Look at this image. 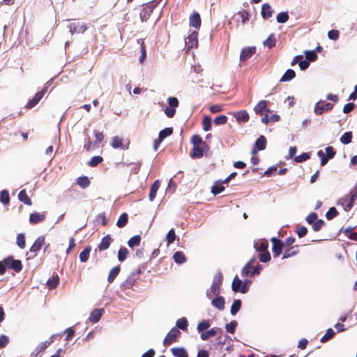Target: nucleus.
Masks as SVG:
<instances>
[{
    "label": "nucleus",
    "mask_w": 357,
    "mask_h": 357,
    "mask_svg": "<svg viewBox=\"0 0 357 357\" xmlns=\"http://www.w3.org/2000/svg\"><path fill=\"white\" fill-rule=\"evenodd\" d=\"M296 77V73L292 69H288L282 77L280 78V82H288L293 79Z\"/></svg>",
    "instance_id": "obj_34"
},
{
    "label": "nucleus",
    "mask_w": 357,
    "mask_h": 357,
    "mask_svg": "<svg viewBox=\"0 0 357 357\" xmlns=\"http://www.w3.org/2000/svg\"><path fill=\"white\" fill-rule=\"evenodd\" d=\"M160 1L161 0H152L142 5L139 17L142 22H146L150 18L153 11L159 5Z\"/></svg>",
    "instance_id": "obj_2"
},
{
    "label": "nucleus",
    "mask_w": 357,
    "mask_h": 357,
    "mask_svg": "<svg viewBox=\"0 0 357 357\" xmlns=\"http://www.w3.org/2000/svg\"><path fill=\"white\" fill-rule=\"evenodd\" d=\"M112 242V238H111L110 235L107 234L105 236H104L99 245H98V248L99 251H103L108 249Z\"/></svg>",
    "instance_id": "obj_22"
},
{
    "label": "nucleus",
    "mask_w": 357,
    "mask_h": 357,
    "mask_svg": "<svg viewBox=\"0 0 357 357\" xmlns=\"http://www.w3.org/2000/svg\"><path fill=\"white\" fill-rule=\"evenodd\" d=\"M52 340H47L41 342L36 347L34 351L32 353V355H34V356H38L39 354H43L45 349L52 344Z\"/></svg>",
    "instance_id": "obj_23"
},
{
    "label": "nucleus",
    "mask_w": 357,
    "mask_h": 357,
    "mask_svg": "<svg viewBox=\"0 0 357 357\" xmlns=\"http://www.w3.org/2000/svg\"><path fill=\"white\" fill-rule=\"evenodd\" d=\"M137 43L140 45L141 56H139V61L142 63L144 62L146 56V45L144 39L137 40Z\"/></svg>",
    "instance_id": "obj_38"
},
{
    "label": "nucleus",
    "mask_w": 357,
    "mask_h": 357,
    "mask_svg": "<svg viewBox=\"0 0 357 357\" xmlns=\"http://www.w3.org/2000/svg\"><path fill=\"white\" fill-rule=\"evenodd\" d=\"M254 247L258 252L268 251V243L266 239H259L255 242Z\"/></svg>",
    "instance_id": "obj_24"
},
{
    "label": "nucleus",
    "mask_w": 357,
    "mask_h": 357,
    "mask_svg": "<svg viewBox=\"0 0 357 357\" xmlns=\"http://www.w3.org/2000/svg\"><path fill=\"white\" fill-rule=\"evenodd\" d=\"M273 10L268 3H264L261 6V16L264 19H268L272 17Z\"/></svg>",
    "instance_id": "obj_28"
},
{
    "label": "nucleus",
    "mask_w": 357,
    "mask_h": 357,
    "mask_svg": "<svg viewBox=\"0 0 357 357\" xmlns=\"http://www.w3.org/2000/svg\"><path fill=\"white\" fill-rule=\"evenodd\" d=\"M271 241L272 242L273 244V256L275 257H277L282 254L283 248H285L284 245L281 240L275 237L272 238L271 239Z\"/></svg>",
    "instance_id": "obj_7"
},
{
    "label": "nucleus",
    "mask_w": 357,
    "mask_h": 357,
    "mask_svg": "<svg viewBox=\"0 0 357 357\" xmlns=\"http://www.w3.org/2000/svg\"><path fill=\"white\" fill-rule=\"evenodd\" d=\"M68 27L72 34L75 33H83L88 29L87 26L84 23H81L79 22H72L68 26Z\"/></svg>",
    "instance_id": "obj_6"
},
{
    "label": "nucleus",
    "mask_w": 357,
    "mask_h": 357,
    "mask_svg": "<svg viewBox=\"0 0 357 357\" xmlns=\"http://www.w3.org/2000/svg\"><path fill=\"white\" fill-rule=\"evenodd\" d=\"M173 133V128L172 127L170 128H166L159 132V142H162L165 138H166L168 136H170Z\"/></svg>",
    "instance_id": "obj_40"
},
{
    "label": "nucleus",
    "mask_w": 357,
    "mask_h": 357,
    "mask_svg": "<svg viewBox=\"0 0 357 357\" xmlns=\"http://www.w3.org/2000/svg\"><path fill=\"white\" fill-rule=\"evenodd\" d=\"M333 105L331 102H326L325 101L320 100L316 103L314 107V112L317 114H322L325 111L332 109Z\"/></svg>",
    "instance_id": "obj_9"
},
{
    "label": "nucleus",
    "mask_w": 357,
    "mask_h": 357,
    "mask_svg": "<svg viewBox=\"0 0 357 357\" xmlns=\"http://www.w3.org/2000/svg\"><path fill=\"white\" fill-rule=\"evenodd\" d=\"M176 326L183 331H186L188 328V320L185 317L178 319L176 321Z\"/></svg>",
    "instance_id": "obj_54"
},
{
    "label": "nucleus",
    "mask_w": 357,
    "mask_h": 357,
    "mask_svg": "<svg viewBox=\"0 0 357 357\" xmlns=\"http://www.w3.org/2000/svg\"><path fill=\"white\" fill-rule=\"evenodd\" d=\"M173 259L177 264H183L186 261V258L181 251L174 252L173 255Z\"/></svg>",
    "instance_id": "obj_41"
},
{
    "label": "nucleus",
    "mask_w": 357,
    "mask_h": 357,
    "mask_svg": "<svg viewBox=\"0 0 357 357\" xmlns=\"http://www.w3.org/2000/svg\"><path fill=\"white\" fill-rule=\"evenodd\" d=\"M234 117L238 123H247L250 119L249 114L246 110H240L233 114Z\"/></svg>",
    "instance_id": "obj_15"
},
{
    "label": "nucleus",
    "mask_w": 357,
    "mask_h": 357,
    "mask_svg": "<svg viewBox=\"0 0 357 357\" xmlns=\"http://www.w3.org/2000/svg\"><path fill=\"white\" fill-rule=\"evenodd\" d=\"M204 146L197 145L192 146V151L190 152V157L192 158H200L203 156L204 147Z\"/></svg>",
    "instance_id": "obj_26"
},
{
    "label": "nucleus",
    "mask_w": 357,
    "mask_h": 357,
    "mask_svg": "<svg viewBox=\"0 0 357 357\" xmlns=\"http://www.w3.org/2000/svg\"><path fill=\"white\" fill-rule=\"evenodd\" d=\"M335 335V331L332 328H328L326 333L321 338L320 341L322 343L328 342L329 340L332 339Z\"/></svg>",
    "instance_id": "obj_46"
},
{
    "label": "nucleus",
    "mask_w": 357,
    "mask_h": 357,
    "mask_svg": "<svg viewBox=\"0 0 357 357\" xmlns=\"http://www.w3.org/2000/svg\"><path fill=\"white\" fill-rule=\"evenodd\" d=\"M129 145V142L126 144L123 143V139L119 136H115L112 139L111 146L114 149H128Z\"/></svg>",
    "instance_id": "obj_14"
},
{
    "label": "nucleus",
    "mask_w": 357,
    "mask_h": 357,
    "mask_svg": "<svg viewBox=\"0 0 357 357\" xmlns=\"http://www.w3.org/2000/svg\"><path fill=\"white\" fill-rule=\"evenodd\" d=\"M264 45L269 49L273 47L276 45V38L273 33H271L268 38L264 42Z\"/></svg>",
    "instance_id": "obj_43"
},
{
    "label": "nucleus",
    "mask_w": 357,
    "mask_h": 357,
    "mask_svg": "<svg viewBox=\"0 0 357 357\" xmlns=\"http://www.w3.org/2000/svg\"><path fill=\"white\" fill-rule=\"evenodd\" d=\"M352 139V132H346L344 135L340 137V142L343 144H348L351 142Z\"/></svg>",
    "instance_id": "obj_55"
},
{
    "label": "nucleus",
    "mask_w": 357,
    "mask_h": 357,
    "mask_svg": "<svg viewBox=\"0 0 357 357\" xmlns=\"http://www.w3.org/2000/svg\"><path fill=\"white\" fill-rule=\"evenodd\" d=\"M103 312L104 310L102 308L95 309L91 312L89 319L92 323H96L99 321V320L102 316Z\"/></svg>",
    "instance_id": "obj_25"
},
{
    "label": "nucleus",
    "mask_w": 357,
    "mask_h": 357,
    "mask_svg": "<svg viewBox=\"0 0 357 357\" xmlns=\"http://www.w3.org/2000/svg\"><path fill=\"white\" fill-rule=\"evenodd\" d=\"M299 252L298 245L291 246L285 249L282 259H287L296 255Z\"/></svg>",
    "instance_id": "obj_27"
},
{
    "label": "nucleus",
    "mask_w": 357,
    "mask_h": 357,
    "mask_svg": "<svg viewBox=\"0 0 357 357\" xmlns=\"http://www.w3.org/2000/svg\"><path fill=\"white\" fill-rule=\"evenodd\" d=\"M91 250V247L87 246L79 254V259L82 262H85L88 260Z\"/></svg>",
    "instance_id": "obj_50"
},
{
    "label": "nucleus",
    "mask_w": 357,
    "mask_h": 357,
    "mask_svg": "<svg viewBox=\"0 0 357 357\" xmlns=\"http://www.w3.org/2000/svg\"><path fill=\"white\" fill-rule=\"evenodd\" d=\"M211 326L209 320H202L197 325V331L199 333H202L204 331L208 329Z\"/></svg>",
    "instance_id": "obj_53"
},
{
    "label": "nucleus",
    "mask_w": 357,
    "mask_h": 357,
    "mask_svg": "<svg viewBox=\"0 0 357 357\" xmlns=\"http://www.w3.org/2000/svg\"><path fill=\"white\" fill-rule=\"evenodd\" d=\"M46 218V212H34L29 215V222L31 225H36L43 222Z\"/></svg>",
    "instance_id": "obj_13"
},
{
    "label": "nucleus",
    "mask_w": 357,
    "mask_h": 357,
    "mask_svg": "<svg viewBox=\"0 0 357 357\" xmlns=\"http://www.w3.org/2000/svg\"><path fill=\"white\" fill-rule=\"evenodd\" d=\"M258 255V258L261 262H268L271 260V254L268 251L261 252Z\"/></svg>",
    "instance_id": "obj_60"
},
{
    "label": "nucleus",
    "mask_w": 357,
    "mask_h": 357,
    "mask_svg": "<svg viewBox=\"0 0 357 357\" xmlns=\"http://www.w3.org/2000/svg\"><path fill=\"white\" fill-rule=\"evenodd\" d=\"M172 354L176 357H188L186 350L183 347H174L171 349Z\"/></svg>",
    "instance_id": "obj_33"
},
{
    "label": "nucleus",
    "mask_w": 357,
    "mask_h": 357,
    "mask_svg": "<svg viewBox=\"0 0 357 357\" xmlns=\"http://www.w3.org/2000/svg\"><path fill=\"white\" fill-rule=\"evenodd\" d=\"M306 59L308 61H314L317 59V55L314 51H305V52Z\"/></svg>",
    "instance_id": "obj_63"
},
{
    "label": "nucleus",
    "mask_w": 357,
    "mask_h": 357,
    "mask_svg": "<svg viewBox=\"0 0 357 357\" xmlns=\"http://www.w3.org/2000/svg\"><path fill=\"white\" fill-rule=\"evenodd\" d=\"M256 52L255 47H248L243 48L241 50V55H240V61L241 62L246 61L248 59H250L253 54Z\"/></svg>",
    "instance_id": "obj_12"
},
{
    "label": "nucleus",
    "mask_w": 357,
    "mask_h": 357,
    "mask_svg": "<svg viewBox=\"0 0 357 357\" xmlns=\"http://www.w3.org/2000/svg\"><path fill=\"white\" fill-rule=\"evenodd\" d=\"M237 17L241 18L242 24H244L249 21L250 15L248 10H242L234 15L231 20L238 21V18L236 19Z\"/></svg>",
    "instance_id": "obj_21"
},
{
    "label": "nucleus",
    "mask_w": 357,
    "mask_h": 357,
    "mask_svg": "<svg viewBox=\"0 0 357 357\" xmlns=\"http://www.w3.org/2000/svg\"><path fill=\"white\" fill-rule=\"evenodd\" d=\"M181 335V332L176 328H172L165 336L163 340V345L165 347L169 346L176 341L177 337Z\"/></svg>",
    "instance_id": "obj_5"
},
{
    "label": "nucleus",
    "mask_w": 357,
    "mask_h": 357,
    "mask_svg": "<svg viewBox=\"0 0 357 357\" xmlns=\"http://www.w3.org/2000/svg\"><path fill=\"white\" fill-rule=\"evenodd\" d=\"M0 201L4 204H8L10 202L9 193L7 190H3L0 193Z\"/></svg>",
    "instance_id": "obj_56"
},
{
    "label": "nucleus",
    "mask_w": 357,
    "mask_h": 357,
    "mask_svg": "<svg viewBox=\"0 0 357 357\" xmlns=\"http://www.w3.org/2000/svg\"><path fill=\"white\" fill-rule=\"evenodd\" d=\"M18 199L20 202L24 203L25 204L28 206L32 205V202L30 199V197L26 194V192L24 189L20 190V192L18 194Z\"/></svg>",
    "instance_id": "obj_32"
},
{
    "label": "nucleus",
    "mask_w": 357,
    "mask_h": 357,
    "mask_svg": "<svg viewBox=\"0 0 357 357\" xmlns=\"http://www.w3.org/2000/svg\"><path fill=\"white\" fill-rule=\"evenodd\" d=\"M128 222V215L126 213H122L116 222V226L119 228L125 227Z\"/></svg>",
    "instance_id": "obj_39"
},
{
    "label": "nucleus",
    "mask_w": 357,
    "mask_h": 357,
    "mask_svg": "<svg viewBox=\"0 0 357 357\" xmlns=\"http://www.w3.org/2000/svg\"><path fill=\"white\" fill-rule=\"evenodd\" d=\"M237 325L238 322L236 320L231 321L225 326L227 332L231 334L234 333Z\"/></svg>",
    "instance_id": "obj_57"
},
{
    "label": "nucleus",
    "mask_w": 357,
    "mask_h": 357,
    "mask_svg": "<svg viewBox=\"0 0 357 357\" xmlns=\"http://www.w3.org/2000/svg\"><path fill=\"white\" fill-rule=\"evenodd\" d=\"M160 188V182L158 180L154 181V183L151 185L150 188V192L149 195V198L150 201H153L157 194V192Z\"/></svg>",
    "instance_id": "obj_31"
},
{
    "label": "nucleus",
    "mask_w": 357,
    "mask_h": 357,
    "mask_svg": "<svg viewBox=\"0 0 357 357\" xmlns=\"http://www.w3.org/2000/svg\"><path fill=\"white\" fill-rule=\"evenodd\" d=\"M225 298L221 296H217L211 302L213 306L218 308L219 310H223L225 309Z\"/></svg>",
    "instance_id": "obj_29"
},
{
    "label": "nucleus",
    "mask_w": 357,
    "mask_h": 357,
    "mask_svg": "<svg viewBox=\"0 0 357 357\" xmlns=\"http://www.w3.org/2000/svg\"><path fill=\"white\" fill-rule=\"evenodd\" d=\"M191 143L192 146H206V142L203 140V139L199 135H194L191 137Z\"/></svg>",
    "instance_id": "obj_42"
},
{
    "label": "nucleus",
    "mask_w": 357,
    "mask_h": 357,
    "mask_svg": "<svg viewBox=\"0 0 357 357\" xmlns=\"http://www.w3.org/2000/svg\"><path fill=\"white\" fill-rule=\"evenodd\" d=\"M5 259L6 261V264H8V268L13 269L17 273L22 271L23 266L20 260L15 259L11 256L5 258Z\"/></svg>",
    "instance_id": "obj_8"
},
{
    "label": "nucleus",
    "mask_w": 357,
    "mask_h": 357,
    "mask_svg": "<svg viewBox=\"0 0 357 357\" xmlns=\"http://www.w3.org/2000/svg\"><path fill=\"white\" fill-rule=\"evenodd\" d=\"M241 307V301L239 299H236L234 301L231 307V314L232 315H235Z\"/></svg>",
    "instance_id": "obj_47"
},
{
    "label": "nucleus",
    "mask_w": 357,
    "mask_h": 357,
    "mask_svg": "<svg viewBox=\"0 0 357 357\" xmlns=\"http://www.w3.org/2000/svg\"><path fill=\"white\" fill-rule=\"evenodd\" d=\"M357 199V184L351 190L349 194L344 195L337 201V204L341 205L345 211H349L353 207L355 200Z\"/></svg>",
    "instance_id": "obj_1"
},
{
    "label": "nucleus",
    "mask_w": 357,
    "mask_h": 357,
    "mask_svg": "<svg viewBox=\"0 0 357 357\" xmlns=\"http://www.w3.org/2000/svg\"><path fill=\"white\" fill-rule=\"evenodd\" d=\"M338 215V212L335 207H331L326 213V218L331 220Z\"/></svg>",
    "instance_id": "obj_59"
},
{
    "label": "nucleus",
    "mask_w": 357,
    "mask_h": 357,
    "mask_svg": "<svg viewBox=\"0 0 357 357\" xmlns=\"http://www.w3.org/2000/svg\"><path fill=\"white\" fill-rule=\"evenodd\" d=\"M202 128L204 131H208L211 129V119L209 116H204L202 122Z\"/></svg>",
    "instance_id": "obj_48"
},
{
    "label": "nucleus",
    "mask_w": 357,
    "mask_h": 357,
    "mask_svg": "<svg viewBox=\"0 0 357 357\" xmlns=\"http://www.w3.org/2000/svg\"><path fill=\"white\" fill-rule=\"evenodd\" d=\"M278 23H285L289 20V15L287 12H282L278 14L276 17Z\"/></svg>",
    "instance_id": "obj_58"
},
{
    "label": "nucleus",
    "mask_w": 357,
    "mask_h": 357,
    "mask_svg": "<svg viewBox=\"0 0 357 357\" xmlns=\"http://www.w3.org/2000/svg\"><path fill=\"white\" fill-rule=\"evenodd\" d=\"M257 262V259L252 257L245 264L241 271V275L243 277H248L252 275H259L261 270V266L258 264L255 266V264Z\"/></svg>",
    "instance_id": "obj_3"
},
{
    "label": "nucleus",
    "mask_w": 357,
    "mask_h": 357,
    "mask_svg": "<svg viewBox=\"0 0 357 357\" xmlns=\"http://www.w3.org/2000/svg\"><path fill=\"white\" fill-rule=\"evenodd\" d=\"M59 282V277L57 274L54 275L47 282V285L50 289H55Z\"/></svg>",
    "instance_id": "obj_37"
},
{
    "label": "nucleus",
    "mask_w": 357,
    "mask_h": 357,
    "mask_svg": "<svg viewBox=\"0 0 357 357\" xmlns=\"http://www.w3.org/2000/svg\"><path fill=\"white\" fill-rule=\"evenodd\" d=\"M141 242V236L139 235H136L130 238L128 241V245L130 248H133L135 246H138Z\"/></svg>",
    "instance_id": "obj_51"
},
{
    "label": "nucleus",
    "mask_w": 357,
    "mask_h": 357,
    "mask_svg": "<svg viewBox=\"0 0 357 357\" xmlns=\"http://www.w3.org/2000/svg\"><path fill=\"white\" fill-rule=\"evenodd\" d=\"M227 121V116L225 115H220L215 118L213 122L215 125H224Z\"/></svg>",
    "instance_id": "obj_64"
},
{
    "label": "nucleus",
    "mask_w": 357,
    "mask_h": 357,
    "mask_svg": "<svg viewBox=\"0 0 357 357\" xmlns=\"http://www.w3.org/2000/svg\"><path fill=\"white\" fill-rule=\"evenodd\" d=\"M129 253L128 250L125 247H121L118 251V259L120 261H123L128 257Z\"/></svg>",
    "instance_id": "obj_49"
},
{
    "label": "nucleus",
    "mask_w": 357,
    "mask_h": 357,
    "mask_svg": "<svg viewBox=\"0 0 357 357\" xmlns=\"http://www.w3.org/2000/svg\"><path fill=\"white\" fill-rule=\"evenodd\" d=\"M46 92L47 89L44 88L40 91L36 93L34 97L26 103L25 107L26 109H31L33 107H35L38 103V102L42 99V98L44 96Z\"/></svg>",
    "instance_id": "obj_10"
},
{
    "label": "nucleus",
    "mask_w": 357,
    "mask_h": 357,
    "mask_svg": "<svg viewBox=\"0 0 357 357\" xmlns=\"http://www.w3.org/2000/svg\"><path fill=\"white\" fill-rule=\"evenodd\" d=\"M176 233L174 229H171L167 234V245L172 243L176 239Z\"/></svg>",
    "instance_id": "obj_61"
},
{
    "label": "nucleus",
    "mask_w": 357,
    "mask_h": 357,
    "mask_svg": "<svg viewBox=\"0 0 357 357\" xmlns=\"http://www.w3.org/2000/svg\"><path fill=\"white\" fill-rule=\"evenodd\" d=\"M103 161V158L102 156H93L91 159L88 162V165L92 167H96L100 163Z\"/></svg>",
    "instance_id": "obj_52"
},
{
    "label": "nucleus",
    "mask_w": 357,
    "mask_h": 357,
    "mask_svg": "<svg viewBox=\"0 0 357 357\" xmlns=\"http://www.w3.org/2000/svg\"><path fill=\"white\" fill-rule=\"evenodd\" d=\"M225 187L221 184L220 181H216L211 188V192L213 195H218L223 192Z\"/></svg>",
    "instance_id": "obj_44"
},
{
    "label": "nucleus",
    "mask_w": 357,
    "mask_h": 357,
    "mask_svg": "<svg viewBox=\"0 0 357 357\" xmlns=\"http://www.w3.org/2000/svg\"><path fill=\"white\" fill-rule=\"evenodd\" d=\"M45 243V236H40L38 237L31 247L30 248V252H34L35 254L38 252Z\"/></svg>",
    "instance_id": "obj_16"
},
{
    "label": "nucleus",
    "mask_w": 357,
    "mask_h": 357,
    "mask_svg": "<svg viewBox=\"0 0 357 357\" xmlns=\"http://www.w3.org/2000/svg\"><path fill=\"white\" fill-rule=\"evenodd\" d=\"M220 331V328H212L211 329L207 331L206 332L202 333H201V338L203 340H207L211 337L215 336L217 335V333Z\"/></svg>",
    "instance_id": "obj_30"
},
{
    "label": "nucleus",
    "mask_w": 357,
    "mask_h": 357,
    "mask_svg": "<svg viewBox=\"0 0 357 357\" xmlns=\"http://www.w3.org/2000/svg\"><path fill=\"white\" fill-rule=\"evenodd\" d=\"M136 282L135 274L132 273L128 278L122 282L121 287L123 289H131Z\"/></svg>",
    "instance_id": "obj_20"
},
{
    "label": "nucleus",
    "mask_w": 357,
    "mask_h": 357,
    "mask_svg": "<svg viewBox=\"0 0 357 357\" xmlns=\"http://www.w3.org/2000/svg\"><path fill=\"white\" fill-rule=\"evenodd\" d=\"M266 147V139L264 135H260L256 140L252 150V154L255 155L257 151L264 150Z\"/></svg>",
    "instance_id": "obj_11"
},
{
    "label": "nucleus",
    "mask_w": 357,
    "mask_h": 357,
    "mask_svg": "<svg viewBox=\"0 0 357 357\" xmlns=\"http://www.w3.org/2000/svg\"><path fill=\"white\" fill-rule=\"evenodd\" d=\"M254 111L257 114L261 115L263 113L271 112V110L267 108V102L266 100H260L257 105L254 107Z\"/></svg>",
    "instance_id": "obj_18"
},
{
    "label": "nucleus",
    "mask_w": 357,
    "mask_h": 357,
    "mask_svg": "<svg viewBox=\"0 0 357 357\" xmlns=\"http://www.w3.org/2000/svg\"><path fill=\"white\" fill-rule=\"evenodd\" d=\"M189 24L190 26L195 29H199L202 24L200 15L198 13H194L190 16Z\"/></svg>",
    "instance_id": "obj_19"
},
{
    "label": "nucleus",
    "mask_w": 357,
    "mask_h": 357,
    "mask_svg": "<svg viewBox=\"0 0 357 357\" xmlns=\"http://www.w3.org/2000/svg\"><path fill=\"white\" fill-rule=\"evenodd\" d=\"M77 183L82 188L84 189L88 188L90 184V180L89 178L86 176H79L77 178Z\"/></svg>",
    "instance_id": "obj_36"
},
{
    "label": "nucleus",
    "mask_w": 357,
    "mask_h": 357,
    "mask_svg": "<svg viewBox=\"0 0 357 357\" xmlns=\"http://www.w3.org/2000/svg\"><path fill=\"white\" fill-rule=\"evenodd\" d=\"M242 286V281L236 275L232 281L231 289L235 292H240L241 287Z\"/></svg>",
    "instance_id": "obj_45"
},
{
    "label": "nucleus",
    "mask_w": 357,
    "mask_h": 357,
    "mask_svg": "<svg viewBox=\"0 0 357 357\" xmlns=\"http://www.w3.org/2000/svg\"><path fill=\"white\" fill-rule=\"evenodd\" d=\"M223 276L221 272L216 273L213 278L210 292H207V297L211 298L213 296H218L220 293V286L222 284Z\"/></svg>",
    "instance_id": "obj_4"
},
{
    "label": "nucleus",
    "mask_w": 357,
    "mask_h": 357,
    "mask_svg": "<svg viewBox=\"0 0 357 357\" xmlns=\"http://www.w3.org/2000/svg\"><path fill=\"white\" fill-rule=\"evenodd\" d=\"M16 243H17V245L20 248H24L25 245H26V241H25V236L23 234H19L17 236Z\"/></svg>",
    "instance_id": "obj_62"
},
{
    "label": "nucleus",
    "mask_w": 357,
    "mask_h": 357,
    "mask_svg": "<svg viewBox=\"0 0 357 357\" xmlns=\"http://www.w3.org/2000/svg\"><path fill=\"white\" fill-rule=\"evenodd\" d=\"M198 33L197 31H193L190 33L188 37L185 39V45L188 49H191L194 47H197L198 45Z\"/></svg>",
    "instance_id": "obj_17"
},
{
    "label": "nucleus",
    "mask_w": 357,
    "mask_h": 357,
    "mask_svg": "<svg viewBox=\"0 0 357 357\" xmlns=\"http://www.w3.org/2000/svg\"><path fill=\"white\" fill-rule=\"evenodd\" d=\"M120 270V266H116L111 269L107 277V281L109 283L113 282L116 277L119 275Z\"/></svg>",
    "instance_id": "obj_35"
}]
</instances>
